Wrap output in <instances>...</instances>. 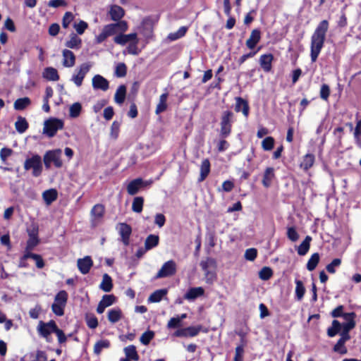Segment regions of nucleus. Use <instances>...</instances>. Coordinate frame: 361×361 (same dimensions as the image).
I'll use <instances>...</instances> for the list:
<instances>
[{
    "label": "nucleus",
    "mask_w": 361,
    "mask_h": 361,
    "mask_svg": "<svg viewBox=\"0 0 361 361\" xmlns=\"http://www.w3.org/2000/svg\"><path fill=\"white\" fill-rule=\"evenodd\" d=\"M329 30V22L326 20H322L317 26L311 37L310 57L312 62H315L322 49L326 32Z\"/></svg>",
    "instance_id": "f257e3e1"
},
{
    "label": "nucleus",
    "mask_w": 361,
    "mask_h": 361,
    "mask_svg": "<svg viewBox=\"0 0 361 361\" xmlns=\"http://www.w3.org/2000/svg\"><path fill=\"white\" fill-rule=\"evenodd\" d=\"M128 23L125 20H120L116 23L106 25L102 29L101 32L95 36L94 41L96 44L104 42L108 37L124 33L128 30Z\"/></svg>",
    "instance_id": "f03ea898"
},
{
    "label": "nucleus",
    "mask_w": 361,
    "mask_h": 361,
    "mask_svg": "<svg viewBox=\"0 0 361 361\" xmlns=\"http://www.w3.org/2000/svg\"><path fill=\"white\" fill-rule=\"evenodd\" d=\"M128 23L125 20H120L116 23L106 25L102 29L101 32L95 36L94 41L96 44L104 42L108 37L124 33L128 30Z\"/></svg>",
    "instance_id": "7ed1b4c3"
},
{
    "label": "nucleus",
    "mask_w": 361,
    "mask_h": 361,
    "mask_svg": "<svg viewBox=\"0 0 361 361\" xmlns=\"http://www.w3.org/2000/svg\"><path fill=\"white\" fill-rule=\"evenodd\" d=\"M25 171L32 170V175L34 177H39L43 170L42 158L38 154H32L30 157L26 158L24 162Z\"/></svg>",
    "instance_id": "20e7f679"
},
{
    "label": "nucleus",
    "mask_w": 361,
    "mask_h": 361,
    "mask_svg": "<svg viewBox=\"0 0 361 361\" xmlns=\"http://www.w3.org/2000/svg\"><path fill=\"white\" fill-rule=\"evenodd\" d=\"M68 293L65 290H60L54 298V302L51 305L52 312L57 316L64 314V308L68 301Z\"/></svg>",
    "instance_id": "39448f33"
},
{
    "label": "nucleus",
    "mask_w": 361,
    "mask_h": 361,
    "mask_svg": "<svg viewBox=\"0 0 361 361\" xmlns=\"http://www.w3.org/2000/svg\"><path fill=\"white\" fill-rule=\"evenodd\" d=\"M63 121L56 118H51L44 121L43 133L48 137H54L59 130L63 128Z\"/></svg>",
    "instance_id": "423d86ee"
},
{
    "label": "nucleus",
    "mask_w": 361,
    "mask_h": 361,
    "mask_svg": "<svg viewBox=\"0 0 361 361\" xmlns=\"http://www.w3.org/2000/svg\"><path fill=\"white\" fill-rule=\"evenodd\" d=\"M233 113L230 111H225L222 113L221 118V135L224 137H228L231 132L232 123L233 122Z\"/></svg>",
    "instance_id": "0eeeda50"
},
{
    "label": "nucleus",
    "mask_w": 361,
    "mask_h": 361,
    "mask_svg": "<svg viewBox=\"0 0 361 361\" xmlns=\"http://www.w3.org/2000/svg\"><path fill=\"white\" fill-rule=\"evenodd\" d=\"M92 65L90 63H83L75 70L71 78V81L77 87H80L82 84L83 79L87 73L90 71Z\"/></svg>",
    "instance_id": "6e6552de"
},
{
    "label": "nucleus",
    "mask_w": 361,
    "mask_h": 361,
    "mask_svg": "<svg viewBox=\"0 0 361 361\" xmlns=\"http://www.w3.org/2000/svg\"><path fill=\"white\" fill-rule=\"evenodd\" d=\"M176 263L173 260H169L161 266L159 271L157 273L155 279L172 276L176 273Z\"/></svg>",
    "instance_id": "1a4fd4ad"
},
{
    "label": "nucleus",
    "mask_w": 361,
    "mask_h": 361,
    "mask_svg": "<svg viewBox=\"0 0 361 361\" xmlns=\"http://www.w3.org/2000/svg\"><path fill=\"white\" fill-rule=\"evenodd\" d=\"M56 328V322L53 320L48 322L40 321L37 326V331L40 336L47 339L51 333L55 332Z\"/></svg>",
    "instance_id": "9d476101"
},
{
    "label": "nucleus",
    "mask_w": 361,
    "mask_h": 361,
    "mask_svg": "<svg viewBox=\"0 0 361 361\" xmlns=\"http://www.w3.org/2000/svg\"><path fill=\"white\" fill-rule=\"evenodd\" d=\"M117 229L121 238L122 243L126 245L130 243V236L132 233L131 227L126 223H120L117 226Z\"/></svg>",
    "instance_id": "9b49d317"
},
{
    "label": "nucleus",
    "mask_w": 361,
    "mask_h": 361,
    "mask_svg": "<svg viewBox=\"0 0 361 361\" xmlns=\"http://www.w3.org/2000/svg\"><path fill=\"white\" fill-rule=\"evenodd\" d=\"M202 329L201 326H188L178 329L174 336L177 337H194L196 336Z\"/></svg>",
    "instance_id": "f8f14e48"
},
{
    "label": "nucleus",
    "mask_w": 361,
    "mask_h": 361,
    "mask_svg": "<svg viewBox=\"0 0 361 361\" xmlns=\"http://www.w3.org/2000/svg\"><path fill=\"white\" fill-rule=\"evenodd\" d=\"M61 153L62 151L60 149H56L54 150H49L45 153V156L49 161L54 164V165L56 168H61L63 165V162L61 160Z\"/></svg>",
    "instance_id": "ddd939ff"
},
{
    "label": "nucleus",
    "mask_w": 361,
    "mask_h": 361,
    "mask_svg": "<svg viewBox=\"0 0 361 361\" xmlns=\"http://www.w3.org/2000/svg\"><path fill=\"white\" fill-rule=\"evenodd\" d=\"M92 85L94 90H100L104 92L109 88V81L101 75H95L92 78Z\"/></svg>",
    "instance_id": "4468645a"
},
{
    "label": "nucleus",
    "mask_w": 361,
    "mask_h": 361,
    "mask_svg": "<svg viewBox=\"0 0 361 361\" xmlns=\"http://www.w3.org/2000/svg\"><path fill=\"white\" fill-rule=\"evenodd\" d=\"M77 266L81 274H87L93 266V261L90 256H85L78 259Z\"/></svg>",
    "instance_id": "2eb2a0df"
},
{
    "label": "nucleus",
    "mask_w": 361,
    "mask_h": 361,
    "mask_svg": "<svg viewBox=\"0 0 361 361\" xmlns=\"http://www.w3.org/2000/svg\"><path fill=\"white\" fill-rule=\"evenodd\" d=\"M215 264V260L212 258H207L206 260H202L200 262V267L204 271L207 283H212L214 279V274L213 273H210L208 269L212 266H214Z\"/></svg>",
    "instance_id": "dca6fc26"
},
{
    "label": "nucleus",
    "mask_w": 361,
    "mask_h": 361,
    "mask_svg": "<svg viewBox=\"0 0 361 361\" xmlns=\"http://www.w3.org/2000/svg\"><path fill=\"white\" fill-rule=\"evenodd\" d=\"M137 38V33H130V34H118L114 38V42L119 45L124 46L127 43L130 44L131 42Z\"/></svg>",
    "instance_id": "f3484780"
},
{
    "label": "nucleus",
    "mask_w": 361,
    "mask_h": 361,
    "mask_svg": "<svg viewBox=\"0 0 361 361\" xmlns=\"http://www.w3.org/2000/svg\"><path fill=\"white\" fill-rule=\"evenodd\" d=\"M104 214V207L102 204L94 205L91 210L92 222L95 226L100 219L103 217Z\"/></svg>",
    "instance_id": "a211bd4d"
},
{
    "label": "nucleus",
    "mask_w": 361,
    "mask_h": 361,
    "mask_svg": "<svg viewBox=\"0 0 361 361\" xmlns=\"http://www.w3.org/2000/svg\"><path fill=\"white\" fill-rule=\"evenodd\" d=\"M273 60L274 56L271 54H263L260 56L259 62L264 72H269L271 70Z\"/></svg>",
    "instance_id": "6ab92c4d"
},
{
    "label": "nucleus",
    "mask_w": 361,
    "mask_h": 361,
    "mask_svg": "<svg viewBox=\"0 0 361 361\" xmlns=\"http://www.w3.org/2000/svg\"><path fill=\"white\" fill-rule=\"evenodd\" d=\"M261 39V32L258 29H255L251 32L249 38L246 41V46L250 49H254Z\"/></svg>",
    "instance_id": "aec40b11"
},
{
    "label": "nucleus",
    "mask_w": 361,
    "mask_h": 361,
    "mask_svg": "<svg viewBox=\"0 0 361 361\" xmlns=\"http://www.w3.org/2000/svg\"><path fill=\"white\" fill-rule=\"evenodd\" d=\"M63 66L71 68L75 65V56L73 52L69 49H64L62 53Z\"/></svg>",
    "instance_id": "412c9836"
},
{
    "label": "nucleus",
    "mask_w": 361,
    "mask_h": 361,
    "mask_svg": "<svg viewBox=\"0 0 361 361\" xmlns=\"http://www.w3.org/2000/svg\"><path fill=\"white\" fill-rule=\"evenodd\" d=\"M66 47L69 49H79L82 45V39L76 33L72 32L69 35V39L65 43Z\"/></svg>",
    "instance_id": "4be33fe9"
},
{
    "label": "nucleus",
    "mask_w": 361,
    "mask_h": 361,
    "mask_svg": "<svg viewBox=\"0 0 361 361\" xmlns=\"http://www.w3.org/2000/svg\"><path fill=\"white\" fill-rule=\"evenodd\" d=\"M204 290L202 287H195L188 289L187 293L184 295V298L189 301H192L197 298L203 295Z\"/></svg>",
    "instance_id": "5701e85b"
},
{
    "label": "nucleus",
    "mask_w": 361,
    "mask_h": 361,
    "mask_svg": "<svg viewBox=\"0 0 361 361\" xmlns=\"http://www.w3.org/2000/svg\"><path fill=\"white\" fill-rule=\"evenodd\" d=\"M235 110L237 112L241 111L245 117H247L249 114L248 103L241 97H236Z\"/></svg>",
    "instance_id": "b1692460"
},
{
    "label": "nucleus",
    "mask_w": 361,
    "mask_h": 361,
    "mask_svg": "<svg viewBox=\"0 0 361 361\" xmlns=\"http://www.w3.org/2000/svg\"><path fill=\"white\" fill-rule=\"evenodd\" d=\"M275 178L274 169L273 167H268L265 169L263 179H262V185L265 188H269L272 183L273 180Z\"/></svg>",
    "instance_id": "393cba45"
},
{
    "label": "nucleus",
    "mask_w": 361,
    "mask_h": 361,
    "mask_svg": "<svg viewBox=\"0 0 361 361\" xmlns=\"http://www.w3.org/2000/svg\"><path fill=\"white\" fill-rule=\"evenodd\" d=\"M124 10L119 6L113 5L110 7L109 15L114 21H118L124 16Z\"/></svg>",
    "instance_id": "a878e982"
},
{
    "label": "nucleus",
    "mask_w": 361,
    "mask_h": 361,
    "mask_svg": "<svg viewBox=\"0 0 361 361\" xmlns=\"http://www.w3.org/2000/svg\"><path fill=\"white\" fill-rule=\"evenodd\" d=\"M57 197L58 192L56 189H49L42 192V198L47 205H50Z\"/></svg>",
    "instance_id": "bb28decb"
},
{
    "label": "nucleus",
    "mask_w": 361,
    "mask_h": 361,
    "mask_svg": "<svg viewBox=\"0 0 361 361\" xmlns=\"http://www.w3.org/2000/svg\"><path fill=\"white\" fill-rule=\"evenodd\" d=\"M142 185L143 181L141 178H136L130 181L127 186L128 193L130 195L136 194Z\"/></svg>",
    "instance_id": "cd10ccee"
},
{
    "label": "nucleus",
    "mask_w": 361,
    "mask_h": 361,
    "mask_svg": "<svg viewBox=\"0 0 361 361\" xmlns=\"http://www.w3.org/2000/svg\"><path fill=\"white\" fill-rule=\"evenodd\" d=\"M42 76L44 78L49 81H57L59 79L57 70L52 67H47L44 68L42 73Z\"/></svg>",
    "instance_id": "c85d7f7f"
},
{
    "label": "nucleus",
    "mask_w": 361,
    "mask_h": 361,
    "mask_svg": "<svg viewBox=\"0 0 361 361\" xmlns=\"http://www.w3.org/2000/svg\"><path fill=\"white\" fill-rule=\"evenodd\" d=\"M312 241V237L307 235L305 240L300 243L297 247L298 254L300 256L305 255L310 247V242Z\"/></svg>",
    "instance_id": "c756f323"
},
{
    "label": "nucleus",
    "mask_w": 361,
    "mask_h": 361,
    "mask_svg": "<svg viewBox=\"0 0 361 361\" xmlns=\"http://www.w3.org/2000/svg\"><path fill=\"white\" fill-rule=\"evenodd\" d=\"M126 96V87L124 85L118 86L114 95L115 102L119 105L122 104L125 101Z\"/></svg>",
    "instance_id": "7c9ffc66"
},
{
    "label": "nucleus",
    "mask_w": 361,
    "mask_h": 361,
    "mask_svg": "<svg viewBox=\"0 0 361 361\" xmlns=\"http://www.w3.org/2000/svg\"><path fill=\"white\" fill-rule=\"evenodd\" d=\"M46 360L47 357L45 353L43 351L39 350L35 355L30 353L25 355L21 358L20 361H45Z\"/></svg>",
    "instance_id": "2f4dec72"
},
{
    "label": "nucleus",
    "mask_w": 361,
    "mask_h": 361,
    "mask_svg": "<svg viewBox=\"0 0 361 361\" xmlns=\"http://www.w3.org/2000/svg\"><path fill=\"white\" fill-rule=\"evenodd\" d=\"M168 93H164L160 95L159 102L157 105L155 113L156 114H160L161 113L165 111L167 109V99H168Z\"/></svg>",
    "instance_id": "473e14b6"
},
{
    "label": "nucleus",
    "mask_w": 361,
    "mask_h": 361,
    "mask_svg": "<svg viewBox=\"0 0 361 361\" xmlns=\"http://www.w3.org/2000/svg\"><path fill=\"white\" fill-rule=\"evenodd\" d=\"M314 160L315 158L312 154H307L302 158V160L300 163V167L303 170L307 171L313 166Z\"/></svg>",
    "instance_id": "72a5a7b5"
},
{
    "label": "nucleus",
    "mask_w": 361,
    "mask_h": 361,
    "mask_svg": "<svg viewBox=\"0 0 361 361\" xmlns=\"http://www.w3.org/2000/svg\"><path fill=\"white\" fill-rule=\"evenodd\" d=\"M99 288L105 292H110L111 290L113 288L112 279L109 274H104L103 275Z\"/></svg>",
    "instance_id": "f704fd0d"
},
{
    "label": "nucleus",
    "mask_w": 361,
    "mask_h": 361,
    "mask_svg": "<svg viewBox=\"0 0 361 361\" xmlns=\"http://www.w3.org/2000/svg\"><path fill=\"white\" fill-rule=\"evenodd\" d=\"M166 289H159L157 290L154 293H152L148 298V301L149 302H160L164 296L167 294Z\"/></svg>",
    "instance_id": "c9c22d12"
},
{
    "label": "nucleus",
    "mask_w": 361,
    "mask_h": 361,
    "mask_svg": "<svg viewBox=\"0 0 361 361\" xmlns=\"http://www.w3.org/2000/svg\"><path fill=\"white\" fill-rule=\"evenodd\" d=\"M159 238L157 235L151 234L148 235L145 242V250H149L159 244Z\"/></svg>",
    "instance_id": "e433bc0d"
},
{
    "label": "nucleus",
    "mask_w": 361,
    "mask_h": 361,
    "mask_svg": "<svg viewBox=\"0 0 361 361\" xmlns=\"http://www.w3.org/2000/svg\"><path fill=\"white\" fill-rule=\"evenodd\" d=\"M210 172V162L207 159L202 161L199 181H203Z\"/></svg>",
    "instance_id": "4c0bfd02"
},
{
    "label": "nucleus",
    "mask_w": 361,
    "mask_h": 361,
    "mask_svg": "<svg viewBox=\"0 0 361 361\" xmlns=\"http://www.w3.org/2000/svg\"><path fill=\"white\" fill-rule=\"evenodd\" d=\"M124 353L126 356V358L131 359L134 361H137L139 360V355L136 350V348L133 345H128L124 348Z\"/></svg>",
    "instance_id": "58836bf2"
},
{
    "label": "nucleus",
    "mask_w": 361,
    "mask_h": 361,
    "mask_svg": "<svg viewBox=\"0 0 361 361\" xmlns=\"http://www.w3.org/2000/svg\"><path fill=\"white\" fill-rule=\"evenodd\" d=\"M30 103V99L25 97L16 99L14 102L13 107L17 111H21L27 107Z\"/></svg>",
    "instance_id": "ea45409f"
},
{
    "label": "nucleus",
    "mask_w": 361,
    "mask_h": 361,
    "mask_svg": "<svg viewBox=\"0 0 361 361\" xmlns=\"http://www.w3.org/2000/svg\"><path fill=\"white\" fill-rule=\"evenodd\" d=\"M82 104L80 102H75L69 107V116L72 118H78L82 112Z\"/></svg>",
    "instance_id": "a19ab883"
},
{
    "label": "nucleus",
    "mask_w": 361,
    "mask_h": 361,
    "mask_svg": "<svg viewBox=\"0 0 361 361\" xmlns=\"http://www.w3.org/2000/svg\"><path fill=\"white\" fill-rule=\"evenodd\" d=\"M15 127L19 133H23L28 128V123L25 118L19 116L15 123Z\"/></svg>",
    "instance_id": "79ce46f5"
},
{
    "label": "nucleus",
    "mask_w": 361,
    "mask_h": 361,
    "mask_svg": "<svg viewBox=\"0 0 361 361\" xmlns=\"http://www.w3.org/2000/svg\"><path fill=\"white\" fill-rule=\"evenodd\" d=\"M121 318V311L118 308H114L108 312V319L111 323H116Z\"/></svg>",
    "instance_id": "37998d69"
},
{
    "label": "nucleus",
    "mask_w": 361,
    "mask_h": 361,
    "mask_svg": "<svg viewBox=\"0 0 361 361\" xmlns=\"http://www.w3.org/2000/svg\"><path fill=\"white\" fill-rule=\"evenodd\" d=\"M319 259V253L316 252L312 254L307 263V269L310 271H313L317 267Z\"/></svg>",
    "instance_id": "c03bdc74"
},
{
    "label": "nucleus",
    "mask_w": 361,
    "mask_h": 361,
    "mask_svg": "<svg viewBox=\"0 0 361 361\" xmlns=\"http://www.w3.org/2000/svg\"><path fill=\"white\" fill-rule=\"evenodd\" d=\"M341 330V324L338 320H334L332 325L327 330V335L329 337L335 336Z\"/></svg>",
    "instance_id": "a18cd8bd"
},
{
    "label": "nucleus",
    "mask_w": 361,
    "mask_h": 361,
    "mask_svg": "<svg viewBox=\"0 0 361 361\" xmlns=\"http://www.w3.org/2000/svg\"><path fill=\"white\" fill-rule=\"evenodd\" d=\"M295 296L298 300H301L305 295V288L303 285V283L296 279L295 280Z\"/></svg>",
    "instance_id": "49530a36"
},
{
    "label": "nucleus",
    "mask_w": 361,
    "mask_h": 361,
    "mask_svg": "<svg viewBox=\"0 0 361 361\" xmlns=\"http://www.w3.org/2000/svg\"><path fill=\"white\" fill-rule=\"evenodd\" d=\"M188 30V27L185 26L180 27L176 32L170 33L168 38L171 41L177 40L183 37Z\"/></svg>",
    "instance_id": "de8ad7c7"
},
{
    "label": "nucleus",
    "mask_w": 361,
    "mask_h": 361,
    "mask_svg": "<svg viewBox=\"0 0 361 361\" xmlns=\"http://www.w3.org/2000/svg\"><path fill=\"white\" fill-rule=\"evenodd\" d=\"M76 31V34L82 35L88 27V24L84 20H80L78 22H75L73 25Z\"/></svg>",
    "instance_id": "09e8293b"
},
{
    "label": "nucleus",
    "mask_w": 361,
    "mask_h": 361,
    "mask_svg": "<svg viewBox=\"0 0 361 361\" xmlns=\"http://www.w3.org/2000/svg\"><path fill=\"white\" fill-rule=\"evenodd\" d=\"M144 200L142 197L134 198L132 204V209L136 213H140L142 211Z\"/></svg>",
    "instance_id": "8fccbe9b"
},
{
    "label": "nucleus",
    "mask_w": 361,
    "mask_h": 361,
    "mask_svg": "<svg viewBox=\"0 0 361 361\" xmlns=\"http://www.w3.org/2000/svg\"><path fill=\"white\" fill-rule=\"evenodd\" d=\"M110 343L108 340H101L97 342L94 346V353L99 355L103 349L108 348Z\"/></svg>",
    "instance_id": "3c124183"
},
{
    "label": "nucleus",
    "mask_w": 361,
    "mask_h": 361,
    "mask_svg": "<svg viewBox=\"0 0 361 361\" xmlns=\"http://www.w3.org/2000/svg\"><path fill=\"white\" fill-rule=\"evenodd\" d=\"M138 42L139 39L138 38H136L135 40L128 44L126 48L127 52L132 55H138L140 53V50L137 47Z\"/></svg>",
    "instance_id": "603ef678"
},
{
    "label": "nucleus",
    "mask_w": 361,
    "mask_h": 361,
    "mask_svg": "<svg viewBox=\"0 0 361 361\" xmlns=\"http://www.w3.org/2000/svg\"><path fill=\"white\" fill-rule=\"evenodd\" d=\"M75 16L73 13L67 11L65 13L62 18V26L63 28H68L71 23L74 20Z\"/></svg>",
    "instance_id": "864d4df0"
},
{
    "label": "nucleus",
    "mask_w": 361,
    "mask_h": 361,
    "mask_svg": "<svg viewBox=\"0 0 361 361\" xmlns=\"http://www.w3.org/2000/svg\"><path fill=\"white\" fill-rule=\"evenodd\" d=\"M341 264V259L338 258H336L332 260V262L327 264L326 267V271L330 274L336 273V268L339 267Z\"/></svg>",
    "instance_id": "5fc2aeb1"
},
{
    "label": "nucleus",
    "mask_w": 361,
    "mask_h": 361,
    "mask_svg": "<svg viewBox=\"0 0 361 361\" xmlns=\"http://www.w3.org/2000/svg\"><path fill=\"white\" fill-rule=\"evenodd\" d=\"M273 275V271L270 267H264L259 272V277L264 281L269 280Z\"/></svg>",
    "instance_id": "6e6d98bb"
},
{
    "label": "nucleus",
    "mask_w": 361,
    "mask_h": 361,
    "mask_svg": "<svg viewBox=\"0 0 361 361\" xmlns=\"http://www.w3.org/2000/svg\"><path fill=\"white\" fill-rule=\"evenodd\" d=\"M127 67L124 63H119L116 65L114 74L118 78H123L126 75Z\"/></svg>",
    "instance_id": "4d7b16f0"
},
{
    "label": "nucleus",
    "mask_w": 361,
    "mask_h": 361,
    "mask_svg": "<svg viewBox=\"0 0 361 361\" xmlns=\"http://www.w3.org/2000/svg\"><path fill=\"white\" fill-rule=\"evenodd\" d=\"M286 235L288 238L292 242H296L300 237L298 231L293 226H290L287 228Z\"/></svg>",
    "instance_id": "13d9d810"
},
{
    "label": "nucleus",
    "mask_w": 361,
    "mask_h": 361,
    "mask_svg": "<svg viewBox=\"0 0 361 361\" xmlns=\"http://www.w3.org/2000/svg\"><path fill=\"white\" fill-rule=\"evenodd\" d=\"M345 341L339 339L336 345L334 346V351L338 353L341 355H345L347 353L348 350L346 347L345 346Z\"/></svg>",
    "instance_id": "bf43d9fd"
},
{
    "label": "nucleus",
    "mask_w": 361,
    "mask_h": 361,
    "mask_svg": "<svg viewBox=\"0 0 361 361\" xmlns=\"http://www.w3.org/2000/svg\"><path fill=\"white\" fill-rule=\"evenodd\" d=\"M154 333L153 331H147L142 334V336L140 338V341L143 345H147L149 343V342L154 338Z\"/></svg>",
    "instance_id": "052dcab7"
},
{
    "label": "nucleus",
    "mask_w": 361,
    "mask_h": 361,
    "mask_svg": "<svg viewBox=\"0 0 361 361\" xmlns=\"http://www.w3.org/2000/svg\"><path fill=\"white\" fill-rule=\"evenodd\" d=\"M274 139L272 137H267L262 142V147L265 151H270L273 149Z\"/></svg>",
    "instance_id": "680f3d73"
},
{
    "label": "nucleus",
    "mask_w": 361,
    "mask_h": 361,
    "mask_svg": "<svg viewBox=\"0 0 361 361\" xmlns=\"http://www.w3.org/2000/svg\"><path fill=\"white\" fill-rule=\"evenodd\" d=\"M39 243L37 236L34 233L29 234V239L27 242V250H32Z\"/></svg>",
    "instance_id": "e2e57ef3"
},
{
    "label": "nucleus",
    "mask_w": 361,
    "mask_h": 361,
    "mask_svg": "<svg viewBox=\"0 0 361 361\" xmlns=\"http://www.w3.org/2000/svg\"><path fill=\"white\" fill-rule=\"evenodd\" d=\"M121 123L118 121H114L111 126L110 136L113 139H116L118 137L120 130Z\"/></svg>",
    "instance_id": "0e129e2a"
},
{
    "label": "nucleus",
    "mask_w": 361,
    "mask_h": 361,
    "mask_svg": "<svg viewBox=\"0 0 361 361\" xmlns=\"http://www.w3.org/2000/svg\"><path fill=\"white\" fill-rule=\"evenodd\" d=\"M114 302L115 297L113 295H104L99 302L106 308L113 305Z\"/></svg>",
    "instance_id": "69168bd1"
},
{
    "label": "nucleus",
    "mask_w": 361,
    "mask_h": 361,
    "mask_svg": "<svg viewBox=\"0 0 361 361\" xmlns=\"http://www.w3.org/2000/svg\"><path fill=\"white\" fill-rule=\"evenodd\" d=\"M13 154V150L10 148L4 147L0 151V158L4 164L6 163L7 159Z\"/></svg>",
    "instance_id": "338daca9"
},
{
    "label": "nucleus",
    "mask_w": 361,
    "mask_h": 361,
    "mask_svg": "<svg viewBox=\"0 0 361 361\" xmlns=\"http://www.w3.org/2000/svg\"><path fill=\"white\" fill-rule=\"evenodd\" d=\"M257 255V250L255 248L247 249L245 252V258L249 261H254Z\"/></svg>",
    "instance_id": "774afa93"
}]
</instances>
